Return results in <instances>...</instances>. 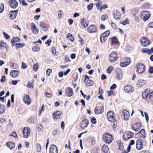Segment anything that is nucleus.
Segmentation results:
<instances>
[{
  "label": "nucleus",
  "mask_w": 153,
  "mask_h": 153,
  "mask_svg": "<svg viewBox=\"0 0 153 153\" xmlns=\"http://www.w3.org/2000/svg\"><path fill=\"white\" fill-rule=\"evenodd\" d=\"M138 134L141 137L144 138L146 137V134L145 133V131L143 129H141L138 132Z\"/></svg>",
  "instance_id": "cd10ccee"
},
{
  "label": "nucleus",
  "mask_w": 153,
  "mask_h": 153,
  "mask_svg": "<svg viewBox=\"0 0 153 153\" xmlns=\"http://www.w3.org/2000/svg\"><path fill=\"white\" fill-rule=\"evenodd\" d=\"M18 65L14 63L13 65H12V68L13 69H17L18 68Z\"/></svg>",
  "instance_id": "e2e57ef3"
},
{
  "label": "nucleus",
  "mask_w": 153,
  "mask_h": 153,
  "mask_svg": "<svg viewBox=\"0 0 153 153\" xmlns=\"http://www.w3.org/2000/svg\"><path fill=\"white\" fill-rule=\"evenodd\" d=\"M30 130L29 128L27 127H25L23 130V133L25 138L28 137L30 134Z\"/></svg>",
  "instance_id": "6e6552de"
},
{
  "label": "nucleus",
  "mask_w": 153,
  "mask_h": 153,
  "mask_svg": "<svg viewBox=\"0 0 153 153\" xmlns=\"http://www.w3.org/2000/svg\"><path fill=\"white\" fill-rule=\"evenodd\" d=\"M89 121L87 119L82 120L80 123V125L81 128L82 129L85 128L88 126Z\"/></svg>",
  "instance_id": "9b49d317"
},
{
  "label": "nucleus",
  "mask_w": 153,
  "mask_h": 153,
  "mask_svg": "<svg viewBox=\"0 0 153 153\" xmlns=\"http://www.w3.org/2000/svg\"><path fill=\"white\" fill-rule=\"evenodd\" d=\"M102 151L105 153H107L109 150V148L108 146L105 144H104L102 147Z\"/></svg>",
  "instance_id": "473e14b6"
},
{
  "label": "nucleus",
  "mask_w": 153,
  "mask_h": 153,
  "mask_svg": "<svg viewBox=\"0 0 153 153\" xmlns=\"http://www.w3.org/2000/svg\"><path fill=\"white\" fill-rule=\"evenodd\" d=\"M4 6L3 4H0V13H1L4 10Z\"/></svg>",
  "instance_id": "3c124183"
},
{
  "label": "nucleus",
  "mask_w": 153,
  "mask_h": 153,
  "mask_svg": "<svg viewBox=\"0 0 153 153\" xmlns=\"http://www.w3.org/2000/svg\"><path fill=\"white\" fill-rule=\"evenodd\" d=\"M127 61L124 62H122L120 63V65L122 67H125L129 65L130 62V59L128 58H126Z\"/></svg>",
  "instance_id": "c85d7f7f"
},
{
  "label": "nucleus",
  "mask_w": 153,
  "mask_h": 153,
  "mask_svg": "<svg viewBox=\"0 0 153 153\" xmlns=\"http://www.w3.org/2000/svg\"><path fill=\"white\" fill-rule=\"evenodd\" d=\"M137 67V71L139 73H142L145 70V66L142 63H138L136 65Z\"/></svg>",
  "instance_id": "39448f33"
},
{
  "label": "nucleus",
  "mask_w": 153,
  "mask_h": 153,
  "mask_svg": "<svg viewBox=\"0 0 153 153\" xmlns=\"http://www.w3.org/2000/svg\"><path fill=\"white\" fill-rule=\"evenodd\" d=\"M19 39L18 37H16V38H13L11 41V42L13 44L16 42L19 41Z\"/></svg>",
  "instance_id": "c9c22d12"
},
{
  "label": "nucleus",
  "mask_w": 153,
  "mask_h": 153,
  "mask_svg": "<svg viewBox=\"0 0 153 153\" xmlns=\"http://www.w3.org/2000/svg\"><path fill=\"white\" fill-rule=\"evenodd\" d=\"M116 72L117 75V78L121 80L123 78V72L121 69L117 68L116 69Z\"/></svg>",
  "instance_id": "9d476101"
},
{
  "label": "nucleus",
  "mask_w": 153,
  "mask_h": 153,
  "mask_svg": "<svg viewBox=\"0 0 153 153\" xmlns=\"http://www.w3.org/2000/svg\"><path fill=\"white\" fill-rule=\"evenodd\" d=\"M53 117L54 119H57L59 118L61 116V113L59 111H58L53 114Z\"/></svg>",
  "instance_id": "c756f323"
},
{
  "label": "nucleus",
  "mask_w": 153,
  "mask_h": 153,
  "mask_svg": "<svg viewBox=\"0 0 153 153\" xmlns=\"http://www.w3.org/2000/svg\"><path fill=\"white\" fill-rule=\"evenodd\" d=\"M67 37V38H69V39L72 42H73L74 40V38L73 37L72 34L70 33H68Z\"/></svg>",
  "instance_id": "ea45409f"
},
{
  "label": "nucleus",
  "mask_w": 153,
  "mask_h": 153,
  "mask_svg": "<svg viewBox=\"0 0 153 153\" xmlns=\"http://www.w3.org/2000/svg\"><path fill=\"white\" fill-rule=\"evenodd\" d=\"M124 90L126 93H131L134 90L133 88L129 85L126 86L124 88Z\"/></svg>",
  "instance_id": "5701e85b"
},
{
  "label": "nucleus",
  "mask_w": 153,
  "mask_h": 153,
  "mask_svg": "<svg viewBox=\"0 0 153 153\" xmlns=\"http://www.w3.org/2000/svg\"><path fill=\"white\" fill-rule=\"evenodd\" d=\"M142 140L139 139L137 140L136 143V148L138 150H140L143 147V145L142 143Z\"/></svg>",
  "instance_id": "a211bd4d"
},
{
  "label": "nucleus",
  "mask_w": 153,
  "mask_h": 153,
  "mask_svg": "<svg viewBox=\"0 0 153 153\" xmlns=\"http://www.w3.org/2000/svg\"><path fill=\"white\" fill-rule=\"evenodd\" d=\"M51 51L53 55H56V51L54 47L53 46L52 47Z\"/></svg>",
  "instance_id": "8fccbe9b"
},
{
  "label": "nucleus",
  "mask_w": 153,
  "mask_h": 153,
  "mask_svg": "<svg viewBox=\"0 0 153 153\" xmlns=\"http://www.w3.org/2000/svg\"><path fill=\"white\" fill-rule=\"evenodd\" d=\"M45 94L48 98L51 97L52 96V94H51L48 93L47 92H45Z\"/></svg>",
  "instance_id": "bf43d9fd"
},
{
  "label": "nucleus",
  "mask_w": 153,
  "mask_h": 153,
  "mask_svg": "<svg viewBox=\"0 0 153 153\" xmlns=\"http://www.w3.org/2000/svg\"><path fill=\"white\" fill-rule=\"evenodd\" d=\"M5 109V106L2 105L0 104V114L3 113Z\"/></svg>",
  "instance_id": "4c0bfd02"
},
{
  "label": "nucleus",
  "mask_w": 153,
  "mask_h": 153,
  "mask_svg": "<svg viewBox=\"0 0 153 153\" xmlns=\"http://www.w3.org/2000/svg\"><path fill=\"white\" fill-rule=\"evenodd\" d=\"M117 54L115 53H112L109 56V60L111 62H115L117 60Z\"/></svg>",
  "instance_id": "0eeeda50"
},
{
  "label": "nucleus",
  "mask_w": 153,
  "mask_h": 153,
  "mask_svg": "<svg viewBox=\"0 0 153 153\" xmlns=\"http://www.w3.org/2000/svg\"><path fill=\"white\" fill-rule=\"evenodd\" d=\"M110 31L109 30H107L105 31V33L102 34V37H105L108 36L110 33Z\"/></svg>",
  "instance_id": "a19ab883"
},
{
  "label": "nucleus",
  "mask_w": 153,
  "mask_h": 153,
  "mask_svg": "<svg viewBox=\"0 0 153 153\" xmlns=\"http://www.w3.org/2000/svg\"><path fill=\"white\" fill-rule=\"evenodd\" d=\"M153 52V47L151 48L150 49L149 48L147 49V51L146 52V53H147L149 54H150L152 53Z\"/></svg>",
  "instance_id": "49530a36"
},
{
  "label": "nucleus",
  "mask_w": 153,
  "mask_h": 153,
  "mask_svg": "<svg viewBox=\"0 0 153 153\" xmlns=\"http://www.w3.org/2000/svg\"><path fill=\"white\" fill-rule=\"evenodd\" d=\"M18 12L17 10L15 11H11L9 13V16L10 18L11 19H15L17 16V14Z\"/></svg>",
  "instance_id": "ddd939ff"
},
{
  "label": "nucleus",
  "mask_w": 153,
  "mask_h": 153,
  "mask_svg": "<svg viewBox=\"0 0 153 153\" xmlns=\"http://www.w3.org/2000/svg\"><path fill=\"white\" fill-rule=\"evenodd\" d=\"M27 86L29 88H34V85L33 83L30 82H28L27 85Z\"/></svg>",
  "instance_id": "37998d69"
},
{
  "label": "nucleus",
  "mask_w": 153,
  "mask_h": 153,
  "mask_svg": "<svg viewBox=\"0 0 153 153\" xmlns=\"http://www.w3.org/2000/svg\"><path fill=\"white\" fill-rule=\"evenodd\" d=\"M141 43L142 46H146L150 44V42L146 38L143 37L141 39Z\"/></svg>",
  "instance_id": "1a4fd4ad"
},
{
  "label": "nucleus",
  "mask_w": 153,
  "mask_h": 153,
  "mask_svg": "<svg viewBox=\"0 0 153 153\" xmlns=\"http://www.w3.org/2000/svg\"><path fill=\"white\" fill-rule=\"evenodd\" d=\"M23 101L27 105H29L31 103L30 100L29 96L26 94L24 96Z\"/></svg>",
  "instance_id": "4be33fe9"
},
{
  "label": "nucleus",
  "mask_w": 153,
  "mask_h": 153,
  "mask_svg": "<svg viewBox=\"0 0 153 153\" xmlns=\"http://www.w3.org/2000/svg\"><path fill=\"white\" fill-rule=\"evenodd\" d=\"M20 73L19 70H13L10 73V75L13 77H16Z\"/></svg>",
  "instance_id": "393cba45"
},
{
  "label": "nucleus",
  "mask_w": 153,
  "mask_h": 153,
  "mask_svg": "<svg viewBox=\"0 0 153 153\" xmlns=\"http://www.w3.org/2000/svg\"><path fill=\"white\" fill-rule=\"evenodd\" d=\"M145 81L144 80H139L137 82V85L138 87H141L143 86L145 84Z\"/></svg>",
  "instance_id": "2f4dec72"
},
{
  "label": "nucleus",
  "mask_w": 153,
  "mask_h": 153,
  "mask_svg": "<svg viewBox=\"0 0 153 153\" xmlns=\"http://www.w3.org/2000/svg\"><path fill=\"white\" fill-rule=\"evenodd\" d=\"M103 141L106 143H111L113 139V136L108 134L105 133L103 137Z\"/></svg>",
  "instance_id": "f03ea898"
},
{
  "label": "nucleus",
  "mask_w": 153,
  "mask_h": 153,
  "mask_svg": "<svg viewBox=\"0 0 153 153\" xmlns=\"http://www.w3.org/2000/svg\"><path fill=\"white\" fill-rule=\"evenodd\" d=\"M18 3L16 0H9V5L13 8H16L18 6Z\"/></svg>",
  "instance_id": "4468645a"
},
{
  "label": "nucleus",
  "mask_w": 153,
  "mask_h": 153,
  "mask_svg": "<svg viewBox=\"0 0 153 153\" xmlns=\"http://www.w3.org/2000/svg\"><path fill=\"white\" fill-rule=\"evenodd\" d=\"M66 94L68 97L71 96L73 94V92L72 88L68 87L66 89L65 91Z\"/></svg>",
  "instance_id": "a878e982"
},
{
  "label": "nucleus",
  "mask_w": 153,
  "mask_h": 153,
  "mask_svg": "<svg viewBox=\"0 0 153 153\" xmlns=\"http://www.w3.org/2000/svg\"><path fill=\"white\" fill-rule=\"evenodd\" d=\"M39 25L42 28L43 30L45 31H46L48 30V28L46 27L45 24L43 22H40Z\"/></svg>",
  "instance_id": "72a5a7b5"
},
{
  "label": "nucleus",
  "mask_w": 153,
  "mask_h": 153,
  "mask_svg": "<svg viewBox=\"0 0 153 153\" xmlns=\"http://www.w3.org/2000/svg\"><path fill=\"white\" fill-rule=\"evenodd\" d=\"M10 136H13L16 138L17 137H18L17 134L15 132L11 133V134H10Z\"/></svg>",
  "instance_id": "680f3d73"
},
{
  "label": "nucleus",
  "mask_w": 153,
  "mask_h": 153,
  "mask_svg": "<svg viewBox=\"0 0 153 153\" xmlns=\"http://www.w3.org/2000/svg\"><path fill=\"white\" fill-rule=\"evenodd\" d=\"M7 145L10 149H13L15 146V144L12 142H8L7 143Z\"/></svg>",
  "instance_id": "7c9ffc66"
},
{
  "label": "nucleus",
  "mask_w": 153,
  "mask_h": 153,
  "mask_svg": "<svg viewBox=\"0 0 153 153\" xmlns=\"http://www.w3.org/2000/svg\"><path fill=\"white\" fill-rule=\"evenodd\" d=\"M123 114L125 120H128L130 117L129 112L127 110H124L123 112Z\"/></svg>",
  "instance_id": "bb28decb"
},
{
  "label": "nucleus",
  "mask_w": 153,
  "mask_h": 153,
  "mask_svg": "<svg viewBox=\"0 0 153 153\" xmlns=\"http://www.w3.org/2000/svg\"><path fill=\"white\" fill-rule=\"evenodd\" d=\"M37 128L39 130L42 131L43 130V127L41 125L39 124Z\"/></svg>",
  "instance_id": "13d9d810"
},
{
  "label": "nucleus",
  "mask_w": 153,
  "mask_h": 153,
  "mask_svg": "<svg viewBox=\"0 0 153 153\" xmlns=\"http://www.w3.org/2000/svg\"><path fill=\"white\" fill-rule=\"evenodd\" d=\"M20 3H21L24 6H26L27 5V4L26 3V1L24 0H22L20 1Z\"/></svg>",
  "instance_id": "338daca9"
},
{
  "label": "nucleus",
  "mask_w": 153,
  "mask_h": 153,
  "mask_svg": "<svg viewBox=\"0 0 153 153\" xmlns=\"http://www.w3.org/2000/svg\"><path fill=\"white\" fill-rule=\"evenodd\" d=\"M103 108L102 106L97 107L94 110V112L96 114H101L103 111Z\"/></svg>",
  "instance_id": "6ab92c4d"
},
{
  "label": "nucleus",
  "mask_w": 153,
  "mask_h": 153,
  "mask_svg": "<svg viewBox=\"0 0 153 153\" xmlns=\"http://www.w3.org/2000/svg\"><path fill=\"white\" fill-rule=\"evenodd\" d=\"M85 79L83 82L85 85L87 86H90L94 84V82L93 81L90 79L89 77L86 75H85Z\"/></svg>",
  "instance_id": "423d86ee"
},
{
  "label": "nucleus",
  "mask_w": 153,
  "mask_h": 153,
  "mask_svg": "<svg viewBox=\"0 0 153 153\" xmlns=\"http://www.w3.org/2000/svg\"><path fill=\"white\" fill-rule=\"evenodd\" d=\"M91 122L94 124H95L97 122L96 118L94 117H93L91 119Z\"/></svg>",
  "instance_id": "052dcab7"
},
{
  "label": "nucleus",
  "mask_w": 153,
  "mask_h": 153,
  "mask_svg": "<svg viewBox=\"0 0 153 153\" xmlns=\"http://www.w3.org/2000/svg\"><path fill=\"white\" fill-rule=\"evenodd\" d=\"M102 5V3L101 2H99L98 3L96 4V5L97 9L100 10L101 9V7Z\"/></svg>",
  "instance_id": "c03bdc74"
},
{
  "label": "nucleus",
  "mask_w": 153,
  "mask_h": 153,
  "mask_svg": "<svg viewBox=\"0 0 153 153\" xmlns=\"http://www.w3.org/2000/svg\"><path fill=\"white\" fill-rule=\"evenodd\" d=\"M151 14L148 11H145L142 12L140 15L141 19L145 22L147 21L150 17Z\"/></svg>",
  "instance_id": "7ed1b4c3"
},
{
  "label": "nucleus",
  "mask_w": 153,
  "mask_h": 153,
  "mask_svg": "<svg viewBox=\"0 0 153 153\" xmlns=\"http://www.w3.org/2000/svg\"><path fill=\"white\" fill-rule=\"evenodd\" d=\"M114 114L112 111H109L107 114V117L108 120L110 122H113L115 120L114 118Z\"/></svg>",
  "instance_id": "f8f14e48"
},
{
  "label": "nucleus",
  "mask_w": 153,
  "mask_h": 153,
  "mask_svg": "<svg viewBox=\"0 0 153 153\" xmlns=\"http://www.w3.org/2000/svg\"><path fill=\"white\" fill-rule=\"evenodd\" d=\"M40 48L38 46H34L32 48V50L33 51H38L39 50Z\"/></svg>",
  "instance_id": "a18cd8bd"
},
{
  "label": "nucleus",
  "mask_w": 153,
  "mask_h": 153,
  "mask_svg": "<svg viewBox=\"0 0 153 153\" xmlns=\"http://www.w3.org/2000/svg\"><path fill=\"white\" fill-rule=\"evenodd\" d=\"M52 70L51 69H49L46 71V74L48 76H49L50 74L52 72Z\"/></svg>",
  "instance_id": "6e6d98bb"
},
{
  "label": "nucleus",
  "mask_w": 153,
  "mask_h": 153,
  "mask_svg": "<svg viewBox=\"0 0 153 153\" xmlns=\"http://www.w3.org/2000/svg\"><path fill=\"white\" fill-rule=\"evenodd\" d=\"M50 153H58V151L56 146L53 145H51L50 149Z\"/></svg>",
  "instance_id": "412c9836"
},
{
  "label": "nucleus",
  "mask_w": 153,
  "mask_h": 153,
  "mask_svg": "<svg viewBox=\"0 0 153 153\" xmlns=\"http://www.w3.org/2000/svg\"><path fill=\"white\" fill-rule=\"evenodd\" d=\"M87 30L90 33H95L97 31V28L95 25H91L87 29Z\"/></svg>",
  "instance_id": "2eb2a0df"
},
{
  "label": "nucleus",
  "mask_w": 153,
  "mask_h": 153,
  "mask_svg": "<svg viewBox=\"0 0 153 153\" xmlns=\"http://www.w3.org/2000/svg\"><path fill=\"white\" fill-rule=\"evenodd\" d=\"M93 6V4H91L88 6L87 8L88 10H91Z\"/></svg>",
  "instance_id": "4d7b16f0"
},
{
  "label": "nucleus",
  "mask_w": 153,
  "mask_h": 153,
  "mask_svg": "<svg viewBox=\"0 0 153 153\" xmlns=\"http://www.w3.org/2000/svg\"><path fill=\"white\" fill-rule=\"evenodd\" d=\"M118 42V41L117 38L116 37H114L112 40V44H116Z\"/></svg>",
  "instance_id": "de8ad7c7"
},
{
  "label": "nucleus",
  "mask_w": 153,
  "mask_h": 153,
  "mask_svg": "<svg viewBox=\"0 0 153 153\" xmlns=\"http://www.w3.org/2000/svg\"><path fill=\"white\" fill-rule=\"evenodd\" d=\"M149 72L150 74H152L153 73V67H151L149 68Z\"/></svg>",
  "instance_id": "774afa93"
},
{
  "label": "nucleus",
  "mask_w": 153,
  "mask_h": 153,
  "mask_svg": "<svg viewBox=\"0 0 153 153\" xmlns=\"http://www.w3.org/2000/svg\"><path fill=\"white\" fill-rule=\"evenodd\" d=\"M38 64H36L34 65L33 67V69L35 71L37 70L38 69Z\"/></svg>",
  "instance_id": "0e129e2a"
},
{
  "label": "nucleus",
  "mask_w": 153,
  "mask_h": 153,
  "mask_svg": "<svg viewBox=\"0 0 153 153\" xmlns=\"http://www.w3.org/2000/svg\"><path fill=\"white\" fill-rule=\"evenodd\" d=\"M114 69V67L112 66H111L108 67L106 69V72L108 74H110L111 71Z\"/></svg>",
  "instance_id": "58836bf2"
},
{
  "label": "nucleus",
  "mask_w": 153,
  "mask_h": 153,
  "mask_svg": "<svg viewBox=\"0 0 153 153\" xmlns=\"http://www.w3.org/2000/svg\"><path fill=\"white\" fill-rule=\"evenodd\" d=\"M41 150V146L38 143L36 145V150L37 152H40Z\"/></svg>",
  "instance_id": "09e8293b"
},
{
  "label": "nucleus",
  "mask_w": 153,
  "mask_h": 153,
  "mask_svg": "<svg viewBox=\"0 0 153 153\" xmlns=\"http://www.w3.org/2000/svg\"><path fill=\"white\" fill-rule=\"evenodd\" d=\"M134 136V134L133 133L128 131L123 134V137L124 140H128L129 139L132 138Z\"/></svg>",
  "instance_id": "20e7f679"
},
{
  "label": "nucleus",
  "mask_w": 153,
  "mask_h": 153,
  "mask_svg": "<svg viewBox=\"0 0 153 153\" xmlns=\"http://www.w3.org/2000/svg\"><path fill=\"white\" fill-rule=\"evenodd\" d=\"M121 23L123 25H125L129 23L127 19H126L124 21H122Z\"/></svg>",
  "instance_id": "864d4df0"
},
{
  "label": "nucleus",
  "mask_w": 153,
  "mask_h": 153,
  "mask_svg": "<svg viewBox=\"0 0 153 153\" xmlns=\"http://www.w3.org/2000/svg\"><path fill=\"white\" fill-rule=\"evenodd\" d=\"M134 140H131V141L130 142V143L129 145L128 146V147L127 149V150L128 151V152H129L130 150L131 146L134 144Z\"/></svg>",
  "instance_id": "e433bc0d"
},
{
  "label": "nucleus",
  "mask_w": 153,
  "mask_h": 153,
  "mask_svg": "<svg viewBox=\"0 0 153 153\" xmlns=\"http://www.w3.org/2000/svg\"><path fill=\"white\" fill-rule=\"evenodd\" d=\"M142 97L144 99L148 101H153V93H150L148 89H146L142 94Z\"/></svg>",
  "instance_id": "f257e3e1"
},
{
  "label": "nucleus",
  "mask_w": 153,
  "mask_h": 153,
  "mask_svg": "<svg viewBox=\"0 0 153 153\" xmlns=\"http://www.w3.org/2000/svg\"><path fill=\"white\" fill-rule=\"evenodd\" d=\"M25 45L24 44H21L20 43H16V48L18 49L19 48H22L25 46Z\"/></svg>",
  "instance_id": "79ce46f5"
},
{
  "label": "nucleus",
  "mask_w": 153,
  "mask_h": 153,
  "mask_svg": "<svg viewBox=\"0 0 153 153\" xmlns=\"http://www.w3.org/2000/svg\"><path fill=\"white\" fill-rule=\"evenodd\" d=\"M31 30L33 31V33L36 34L38 33L39 30L36 27L34 23H32L31 24Z\"/></svg>",
  "instance_id": "b1692460"
},
{
  "label": "nucleus",
  "mask_w": 153,
  "mask_h": 153,
  "mask_svg": "<svg viewBox=\"0 0 153 153\" xmlns=\"http://www.w3.org/2000/svg\"><path fill=\"white\" fill-rule=\"evenodd\" d=\"M119 148L120 150H123L124 149V146L123 143H120L119 145Z\"/></svg>",
  "instance_id": "5fc2aeb1"
},
{
  "label": "nucleus",
  "mask_w": 153,
  "mask_h": 153,
  "mask_svg": "<svg viewBox=\"0 0 153 153\" xmlns=\"http://www.w3.org/2000/svg\"><path fill=\"white\" fill-rule=\"evenodd\" d=\"M144 114L146 119L147 122H148L149 121V116L148 115V114L146 112H144Z\"/></svg>",
  "instance_id": "69168bd1"
},
{
  "label": "nucleus",
  "mask_w": 153,
  "mask_h": 153,
  "mask_svg": "<svg viewBox=\"0 0 153 153\" xmlns=\"http://www.w3.org/2000/svg\"><path fill=\"white\" fill-rule=\"evenodd\" d=\"M82 26L85 28H87L89 22L85 18H82L81 21Z\"/></svg>",
  "instance_id": "dca6fc26"
},
{
  "label": "nucleus",
  "mask_w": 153,
  "mask_h": 153,
  "mask_svg": "<svg viewBox=\"0 0 153 153\" xmlns=\"http://www.w3.org/2000/svg\"><path fill=\"white\" fill-rule=\"evenodd\" d=\"M113 15L114 18L117 20H120V14L117 10H114L113 12Z\"/></svg>",
  "instance_id": "f3484780"
},
{
  "label": "nucleus",
  "mask_w": 153,
  "mask_h": 153,
  "mask_svg": "<svg viewBox=\"0 0 153 153\" xmlns=\"http://www.w3.org/2000/svg\"><path fill=\"white\" fill-rule=\"evenodd\" d=\"M133 128L134 131H138L141 128V123L140 122L137 123L133 126L132 127Z\"/></svg>",
  "instance_id": "aec40b11"
},
{
  "label": "nucleus",
  "mask_w": 153,
  "mask_h": 153,
  "mask_svg": "<svg viewBox=\"0 0 153 153\" xmlns=\"http://www.w3.org/2000/svg\"><path fill=\"white\" fill-rule=\"evenodd\" d=\"M7 46V44L4 42L3 41H1V42L0 43V50H2L3 49V47L6 48Z\"/></svg>",
  "instance_id": "f704fd0d"
},
{
  "label": "nucleus",
  "mask_w": 153,
  "mask_h": 153,
  "mask_svg": "<svg viewBox=\"0 0 153 153\" xmlns=\"http://www.w3.org/2000/svg\"><path fill=\"white\" fill-rule=\"evenodd\" d=\"M45 108V105L44 104H43L41 107V109L40 110V113L39 115L40 116L42 113L44 111V108Z\"/></svg>",
  "instance_id": "603ef678"
}]
</instances>
